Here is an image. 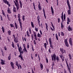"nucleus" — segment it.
<instances>
[{
  "instance_id": "1",
  "label": "nucleus",
  "mask_w": 73,
  "mask_h": 73,
  "mask_svg": "<svg viewBox=\"0 0 73 73\" xmlns=\"http://www.w3.org/2000/svg\"><path fill=\"white\" fill-rule=\"evenodd\" d=\"M64 15V13L62 12V16H61V18L62 20V22H64V21H65V19H66V16L65 15V14H64V19H63V16Z\"/></svg>"
},
{
  "instance_id": "2",
  "label": "nucleus",
  "mask_w": 73,
  "mask_h": 73,
  "mask_svg": "<svg viewBox=\"0 0 73 73\" xmlns=\"http://www.w3.org/2000/svg\"><path fill=\"white\" fill-rule=\"evenodd\" d=\"M51 57L52 58V61H55V62H56V55L54 53L53 54V55H51Z\"/></svg>"
},
{
  "instance_id": "3",
  "label": "nucleus",
  "mask_w": 73,
  "mask_h": 73,
  "mask_svg": "<svg viewBox=\"0 0 73 73\" xmlns=\"http://www.w3.org/2000/svg\"><path fill=\"white\" fill-rule=\"evenodd\" d=\"M33 33L34 35V36L35 37V38L36 41H37L38 39V38L37 36V33L35 32V31H33Z\"/></svg>"
},
{
  "instance_id": "4",
  "label": "nucleus",
  "mask_w": 73,
  "mask_h": 73,
  "mask_svg": "<svg viewBox=\"0 0 73 73\" xmlns=\"http://www.w3.org/2000/svg\"><path fill=\"white\" fill-rule=\"evenodd\" d=\"M60 50L62 54H63L64 53L66 54V51H65V50H64V48H60Z\"/></svg>"
},
{
  "instance_id": "5",
  "label": "nucleus",
  "mask_w": 73,
  "mask_h": 73,
  "mask_svg": "<svg viewBox=\"0 0 73 73\" xmlns=\"http://www.w3.org/2000/svg\"><path fill=\"white\" fill-rule=\"evenodd\" d=\"M48 40L49 41L50 44V48H53V45H52V39H51V38H49V39H48Z\"/></svg>"
},
{
  "instance_id": "6",
  "label": "nucleus",
  "mask_w": 73,
  "mask_h": 73,
  "mask_svg": "<svg viewBox=\"0 0 73 73\" xmlns=\"http://www.w3.org/2000/svg\"><path fill=\"white\" fill-rule=\"evenodd\" d=\"M64 42L66 46L69 47V44L68 42V40L67 39H65Z\"/></svg>"
},
{
  "instance_id": "7",
  "label": "nucleus",
  "mask_w": 73,
  "mask_h": 73,
  "mask_svg": "<svg viewBox=\"0 0 73 73\" xmlns=\"http://www.w3.org/2000/svg\"><path fill=\"white\" fill-rule=\"evenodd\" d=\"M15 64L18 67V68L19 69H21V65H20V64H18V62H17V61H16V62Z\"/></svg>"
},
{
  "instance_id": "8",
  "label": "nucleus",
  "mask_w": 73,
  "mask_h": 73,
  "mask_svg": "<svg viewBox=\"0 0 73 73\" xmlns=\"http://www.w3.org/2000/svg\"><path fill=\"white\" fill-rule=\"evenodd\" d=\"M67 5L68 7V9L69 10H70V9H71V7H70V3H69V0H67Z\"/></svg>"
},
{
  "instance_id": "9",
  "label": "nucleus",
  "mask_w": 73,
  "mask_h": 73,
  "mask_svg": "<svg viewBox=\"0 0 73 73\" xmlns=\"http://www.w3.org/2000/svg\"><path fill=\"white\" fill-rule=\"evenodd\" d=\"M23 50L24 53L25 52V53H27V50L26 49V47H25V46H24V45H23Z\"/></svg>"
},
{
  "instance_id": "10",
  "label": "nucleus",
  "mask_w": 73,
  "mask_h": 73,
  "mask_svg": "<svg viewBox=\"0 0 73 73\" xmlns=\"http://www.w3.org/2000/svg\"><path fill=\"white\" fill-rule=\"evenodd\" d=\"M14 40L15 42L16 43H17V42H19L18 38L17 37H16V38H14Z\"/></svg>"
},
{
  "instance_id": "11",
  "label": "nucleus",
  "mask_w": 73,
  "mask_h": 73,
  "mask_svg": "<svg viewBox=\"0 0 73 73\" xmlns=\"http://www.w3.org/2000/svg\"><path fill=\"white\" fill-rule=\"evenodd\" d=\"M10 65L12 67V69H14V63H13L12 62H11Z\"/></svg>"
},
{
  "instance_id": "12",
  "label": "nucleus",
  "mask_w": 73,
  "mask_h": 73,
  "mask_svg": "<svg viewBox=\"0 0 73 73\" xmlns=\"http://www.w3.org/2000/svg\"><path fill=\"white\" fill-rule=\"evenodd\" d=\"M72 38H70L69 40V42L70 43V44L71 46H72Z\"/></svg>"
},
{
  "instance_id": "13",
  "label": "nucleus",
  "mask_w": 73,
  "mask_h": 73,
  "mask_svg": "<svg viewBox=\"0 0 73 73\" xmlns=\"http://www.w3.org/2000/svg\"><path fill=\"white\" fill-rule=\"evenodd\" d=\"M7 18L9 20V21H11V18L10 17L11 16H10V15H8V14H7Z\"/></svg>"
},
{
  "instance_id": "14",
  "label": "nucleus",
  "mask_w": 73,
  "mask_h": 73,
  "mask_svg": "<svg viewBox=\"0 0 73 73\" xmlns=\"http://www.w3.org/2000/svg\"><path fill=\"white\" fill-rule=\"evenodd\" d=\"M1 64L2 65H4V64H5V61L4 60H3L1 59Z\"/></svg>"
},
{
  "instance_id": "15",
  "label": "nucleus",
  "mask_w": 73,
  "mask_h": 73,
  "mask_svg": "<svg viewBox=\"0 0 73 73\" xmlns=\"http://www.w3.org/2000/svg\"><path fill=\"white\" fill-rule=\"evenodd\" d=\"M60 57L62 59V61H64V56L60 55Z\"/></svg>"
},
{
  "instance_id": "16",
  "label": "nucleus",
  "mask_w": 73,
  "mask_h": 73,
  "mask_svg": "<svg viewBox=\"0 0 73 73\" xmlns=\"http://www.w3.org/2000/svg\"><path fill=\"white\" fill-rule=\"evenodd\" d=\"M38 8H39V10L40 11V10H41V5H40V3L39 2H38Z\"/></svg>"
},
{
  "instance_id": "17",
  "label": "nucleus",
  "mask_w": 73,
  "mask_h": 73,
  "mask_svg": "<svg viewBox=\"0 0 73 73\" xmlns=\"http://www.w3.org/2000/svg\"><path fill=\"white\" fill-rule=\"evenodd\" d=\"M19 4H20V6L21 7V8L23 7V5H22V2H21V1L19 0Z\"/></svg>"
},
{
  "instance_id": "18",
  "label": "nucleus",
  "mask_w": 73,
  "mask_h": 73,
  "mask_svg": "<svg viewBox=\"0 0 73 73\" xmlns=\"http://www.w3.org/2000/svg\"><path fill=\"white\" fill-rule=\"evenodd\" d=\"M68 31H72V27H70V26H68Z\"/></svg>"
},
{
  "instance_id": "19",
  "label": "nucleus",
  "mask_w": 73,
  "mask_h": 73,
  "mask_svg": "<svg viewBox=\"0 0 73 73\" xmlns=\"http://www.w3.org/2000/svg\"><path fill=\"white\" fill-rule=\"evenodd\" d=\"M45 25L46 28L47 30V31H48V24H47L46 23H45Z\"/></svg>"
},
{
  "instance_id": "20",
  "label": "nucleus",
  "mask_w": 73,
  "mask_h": 73,
  "mask_svg": "<svg viewBox=\"0 0 73 73\" xmlns=\"http://www.w3.org/2000/svg\"><path fill=\"white\" fill-rule=\"evenodd\" d=\"M15 0V1H13L14 3V4H15V5H16L17 4H18L19 3H18V1L17 0Z\"/></svg>"
},
{
  "instance_id": "21",
  "label": "nucleus",
  "mask_w": 73,
  "mask_h": 73,
  "mask_svg": "<svg viewBox=\"0 0 73 73\" xmlns=\"http://www.w3.org/2000/svg\"><path fill=\"white\" fill-rule=\"evenodd\" d=\"M15 5L16 6L17 9V11H18V10H19V3H18L17 5Z\"/></svg>"
},
{
  "instance_id": "22",
  "label": "nucleus",
  "mask_w": 73,
  "mask_h": 73,
  "mask_svg": "<svg viewBox=\"0 0 73 73\" xmlns=\"http://www.w3.org/2000/svg\"><path fill=\"white\" fill-rule=\"evenodd\" d=\"M4 3H5V4H8V2L7 1V0H3Z\"/></svg>"
},
{
  "instance_id": "23",
  "label": "nucleus",
  "mask_w": 73,
  "mask_h": 73,
  "mask_svg": "<svg viewBox=\"0 0 73 73\" xmlns=\"http://www.w3.org/2000/svg\"><path fill=\"white\" fill-rule=\"evenodd\" d=\"M40 69L41 70H42L43 69V65H42V64H41V63L40 64Z\"/></svg>"
},
{
  "instance_id": "24",
  "label": "nucleus",
  "mask_w": 73,
  "mask_h": 73,
  "mask_svg": "<svg viewBox=\"0 0 73 73\" xmlns=\"http://www.w3.org/2000/svg\"><path fill=\"white\" fill-rule=\"evenodd\" d=\"M13 11L15 12H16L17 10H16V8L13 5Z\"/></svg>"
},
{
  "instance_id": "25",
  "label": "nucleus",
  "mask_w": 73,
  "mask_h": 73,
  "mask_svg": "<svg viewBox=\"0 0 73 73\" xmlns=\"http://www.w3.org/2000/svg\"><path fill=\"white\" fill-rule=\"evenodd\" d=\"M18 50L20 52V53H21V50H22V48H21V47L20 46L19 48H18Z\"/></svg>"
},
{
  "instance_id": "26",
  "label": "nucleus",
  "mask_w": 73,
  "mask_h": 73,
  "mask_svg": "<svg viewBox=\"0 0 73 73\" xmlns=\"http://www.w3.org/2000/svg\"><path fill=\"white\" fill-rule=\"evenodd\" d=\"M68 14L69 15H71V10H68Z\"/></svg>"
},
{
  "instance_id": "27",
  "label": "nucleus",
  "mask_w": 73,
  "mask_h": 73,
  "mask_svg": "<svg viewBox=\"0 0 73 73\" xmlns=\"http://www.w3.org/2000/svg\"><path fill=\"white\" fill-rule=\"evenodd\" d=\"M56 61H57V62H59V61H60V58H59L58 56H56Z\"/></svg>"
},
{
  "instance_id": "28",
  "label": "nucleus",
  "mask_w": 73,
  "mask_h": 73,
  "mask_svg": "<svg viewBox=\"0 0 73 73\" xmlns=\"http://www.w3.org/2000/svg\"><path fill=\"white\" fill-rule=\"evenodd\" d=\"M31 25L33 28H35V25H34L33 23L32 22H31Z\"/></svg>"
},
{
  "instance_id": "29",
  "label": "nucleus",
  "mask_w": 73,
  "mask_h": 73,
  "mask_svg": "<svg viewBox=\"0 0 73 73\" xmlns=\"http://www.w3.org/2000/svg\"><path fill=\"white\" fill-rule=\"evenodd\" d=\"M2 29L3 33H4V31H5V29L4 28V27L3 26L2 27Z\"/></svg>"
},
{
  "instance_id": "30",
  "label": "nucleus",
  "mask_w": 73,
  "mask_h": 73,
  "mask_svg": "<svg viewBox=\"0 0 73 73\" xmlns=\"http://www.w3.org/2000/svg\"><path fill=\"white\" fill-rule=\"evenodd\" d=\"M7 12L9 13H11V10H10V9H9V8H8Z\"/></svg>"
},
{
  "instance_id": "31",
  "label": "nucleus",
  "mask_w": 73,
  "mask_h": 73,
  "mask_svg": "<svg viewBox=\"0 0 73 73\" xmlns=\"http://www.w3.org/2000/svg\"><path fill=\"white\" fill-rule=\"evenodd\" d=\"M11 31H10V30L8 31V33L9 36H10V35H11Z\"/></svg>"
},
{
  "instance_id": "32",
  "label": "nucleus",
  "mask_w": 73,
  "mask_h": 73,
  "mask_svg": "<svg viewBox=\"0 0 73 73\" xmlns=\"http://www.w3.org/2000/svg\"><path fill=\"white\" fill-rule=\"evenodd\" d=\"M37 37H39V38H40V37H41V34H40L39 33H38L37 35Z\"/></svg>"
},
{
  "instance_id": "33",
  "label": "nucleus",
  "mask_w": 73,
  "mask_h": 73,
  "mask_svg": "<svg viewBox=\"0 0 73 73\" xmlns=\"http://www.w3.org/2000/svg\"><path fill=\"white\" fill-rule=\"evenodd\" d=\"M55 37L56 38L57 40H58V36L57 35V33L56 34Z\"/></svg>"
},
{
  "instance_id": "34",
  "label": "nucleus",
  "mask_w": 73,
  "mask_h": 73,
  "mask_svg": "<svg viewBox=\"0 0 73 73\" xmlns=\"http://www.w3.org/2000/svg\"><path fill=\"white\" fill-rule=\"evenodd\" d=\"M68 56H69L70 59V60H72V57L71 54H69Z\"/></svg>"
},
{
  "instance_id": "35",
  "label": "nucleus",
  "mask_w": 73,
  "mask_h": 73,
  "mask_svg": "<svg viewBox=\"0 0 73 73\" xmlns=\"http://www.w3.org/2000/svg\"><path fill=\"white\" fill-rule=\"evenodd\" d=\"M20 28H21V31H22V29H23L22 28V23H20Z\"/></svg>"
},
{
  "instance_id": "36",
  "label": "nucleus",
  "mask_w": 73,
  "mask_h": 73,
  "mask_svg": "<svg viewBox=\"0 0 73 73\" xmlns=\"http://www.w3.org/2000/svg\"><path fill=\"white\" fill-rule=\"evenodd\" d=\"M60 35H61L62 36H64V33L62 32H61V33Z\"/></svg>"
},
{
  "instance_id": "37",
  "label": "nucleus",
  "mask_w": 73,
  "mask_h": 73,
  "mask_svg": "<svg viewBox=\"0 0 73 73\" xmlns=\"http://www.w3.org/2000/svg\"><path fill=\"white\" fill-rule=\"evenodd\" d=\"M20 18H18V20L19 21V24L20 23H22L21 22V20L20 19Z\"/></svg>"
},
{
  "instance_id": "38",
  "label": "nucleus",
  "mask_w": 73,
  "mask_h": 73,
  "mask_svg": "<svg viewBox=\"0 0 73 73\" xmlns=\"http://www.w3.org/2000/svg\"><path fill=\"white\" fill-rule=\"evenodd\" d=\"M12 46L13 47V48H15V45L13 42H12Z\"/></svg>"
},
{
  "instance_id": "39",
  "label": "nucleus",
  "mask_w": 73,
  "mask_h": 73,
  "mask_svg": "<svg viewBox=\"0 0 73 73\" xmlns=\"http://www.w3.org/2000/svg\"><path fill=\"white\" fill-rule=\"evenodd\" d=\"M27 35L28 37H29L30 36V35H29V34L28 32V31H27Z\"/></svg>"
},
{
  "instance_id": "40",
  "label": "nucleus",
  "mask_w": 73,
  "mask_h": 73,
  "mask_svg": "<svg viewBox=\"0 0 73 73\" xmlns=\"http://www.w3.org/2000/svg\"><path fill=\"white\" fill-rule=\"evenodd\" d=\"M10 25L11 27V28H12V27H14V24H10Z\"/></svg>"
},
{
  "instance_id": "41",
  "label": "nucleus",
  "mask_w": 73,
  "mask_h": 73,
  "mask_svg": "<svg viewBox=\"0 0 73 73\" xmlns=\"http://www.w3.org/2000/svg\"><path fill=\"white\" fill-rule=\"evenodd\" d=\"M22 19H23V21H24L25 20V16L23 15V16Z\"/></svg>"
},
{
  "instance_id": "42",
  "label": "nucleus",
  "mask_w": 73,
  "mask_h": 73,
  "mask_svg": "<svg viewBox=\"0 0 73 73\" xmlns=\"http://www.w3.org/2000/svg\"><path fill=\"white\" fill-rule=\"evenodd\" d=\"M44 47L45 48V49H46V45H47L46 44V43H44Z\"/></svg>"
},
{
  "instance_id": "43",
  "label": "nucleus",
  "mask_w": 73,
  "mask_h": 73,
  "mask_svg": "<svg viewBox=\"0 0 73 73\" xmlns=\"http://www.w3.org/2000/svg\"><path fill=\"white\" fill-rule=\"evenodd\" d=\"M11 56L9 55V57H8V60H11Z\"/></svg>"
},
{
  "instance_id": "44",
  "label": "nucleus",
  "mask_w": 73,
  "mask_h": 73,
  "mask_svg": "<svg viewBox=\"0 0 73 73\" xmlns=\"http://www.w3.org/2000/svg\"><path fill=\"white\" fill-rule=\"evenodd\" d=\"M67 21H68L69 22H70V20L69 19V18L68 17L67 18Z\"/></svg>"
},
{
  "instance_id": "45",
  "label": "nucleus",
  "mask_w": 73,
  "mask_h": 73,
  "mask_svg": "<svg viewBox=\"0 0 73 73\" xmlns=\"http://www.w3.org/2000/svg\"><path fill=\"white\" fill-rule=\"evenodd\" d=\"M67 66L68 67V69L69 70H70V69H69V65H68V64H67Z\"/></svg>"
},
{
  "instance_id": "46",
  "label": "nucleus",
  "mask_w": 73,
  "mask_h": 73,
  "mask_svg": "<svg viewBox=\"0 0 73 73\" xmlns=\"http://www.w3.org/2000/svg\"><path fill=\"white\" fill-rule=\"evenodd\" d=\"M18 18H21L20 17V14H18Z\"/></svg>"
},
{
  "instance_id": "47",
  "label": "nucleus",
  "mask_w": 73,
  "mask_h": 73,
  "mask_svg": "<svg viewBox=\"0 0 73 73\" xmlns=\"http://www.w3.org/2000/svg\"><path fill=\"white\" fill-rule=\"evenodd\" d=\"M17 46L18 47V48L20 47V46H19L20 45V44H19V43H17Z\"/></svg>"
},
{
  "instance_id": "48",
  "label": "nucleus",
  "mask_w": 73,
  "mask_h": 73,
  "mask_svg": "<svg viewBox=\"0 0 73 73\" xmlns=\"http://www.w3.org/2000/svg\"><path fill=\"white\" fill-rule=\"evenodd\" d=\"M46 62L47 63H48V60L47 58H46Z\"/></svg>"
},
{
  "instance_id": "49",
  "label": "nucleus",
  "mask_w": 73,
  "mask_h": 73,
  "mask_svg": "<svg viewBox=\"0 0 73 73\" xmlns=\"http://www.w3.org/2000/svg\"><path fill=\"white\" fill-rule=\"evenodd\" d=\"M61 24L62 29L63 28V27H64V26L63 25L62 23H61Z\"/></svg>"
},
{
  "instance_id": "50",
  "label": "nucleus",
  "mask_w": 73,
  "mask_h": 73,
  "mask_svg": "<svg viewBox=\"0 0 73 73\" xmlns=\"http://www.w3.org/2000/svg\"><path fill=\"white\" fill-rule=\"evenodd\" d=\"M35 30L36 32H37L38 31V28H36V27H35Z\"/></svg>"
},
{
  "instance_id": "51",
  "label": "nucleus",
  "mask_w": 73,
  "mask_h": 73,
  "mask_svg": "<svg viewBox=\"0 0 73 73\" xmlns=\"http://www.w3.org/2000/svg\"><path fill=\"white\" fill-rule=\"evenodd\" d=\"M5 50H7V47H4Z\"/></svg>"
},
{
  "instance_id": "52",
  "label": "nucleus",
  "mask_w": 73,
  "mask_h": 73,
  "mask_svg": "<svg viewBox=\"0 0 73 73\" xmlns=\"http://www.w3.org/2000/svg\"><path fill=\"white\" fill-rule=\"evenodd\" d=\"M58 23H59L60 21V18H58Z\"/></svg>"
},
{
  "instance_id": "53",
  "label": "nucleus",
  "mask_w": 73,
  "mask_h": 73,
  "mask_svg": "<svg viewBox=\"0 0 73 73\" xmlns=\"http://www.w3.org/2000/svg\"><path fill=\"white\" fill-rule=\"evenodd\" d=\"M50 29L51 31H53V30L54 29H53V28H52V27H50Z\"/></svg>"
},
{
  "instance_id": "54",
  "label": "nucleus",
  "mask_w": 73,
  "mask_h": 73,
  "mask_svg": "<svg viewBox=\"0 0 73 73\" xmlns=\"http://www.w3.org/2000/svg\"><path fill=\"white\" fill-rule=\"evenodd\" d=\"M32 50L33 51H34L35 50V49H34V48H33V47L32 46Z\"/></svg>"
},
{
  "instance_id": "55",
  "label": "nucleus",
  "mask_w": 73,
  "mask_h": 73,
  "mask_svg": "<svg viewBox=\"0 0 73 73\" xmlns=\"http://www.w3.org/2000/svg\"><path fill=\"white\" fill-rule=\"evenodd\" d=\"M20 53V55H19V57L20 58L21 57H22V56H21L22 55H21V53Z\"/></svg>"
},
{
  "instance_id": "56",
  "label": "nucleus",
  "mask_w": 73,
  "mask_h": 73,
  "mask_svg": "<svg viewBox=\"0 0 73 73\" xmlns=\"http://www.w3.org/2000/svg\"><path fill=\"white\" fill-rule=\"evenodd\" d=\"M52 13V14L53 15V14L54 13V11L53 10H51Z\"/></svg>"
},
{
  "instance_id": "57",
  "label": "nucleus",
  "mask_w": 73,
  "mask_h": 73,
  "mask_svg": "<svg viewBox=\"0 0 73 73\" xmlns=\"http://www.w3.org/2000/svg\"><path fill=\"white\" fill-rule=\"evenodd\" d=\"M2 13L3 15H4V16H5V13H4V12H3Z\"/></svg>"
},
{
  "instance_id": "58",
  "label": "nucleus",
  "mask_w": 73,
  "mask_h": 73,
  "mask_svg": "<svg viewBox=\"0 0 73 73\" xmlns=\"http://www.w3.org/2000/svg\"><path fill=\"white\" fill-rule=\"evenodd\" d=\"M40 34L41 35H42V31H41L40 30Z\"/></svg>"
},
{
  "instance_id": "59",
  "label": "nucleus",
  "mask_w": 73,
  "mask_h": 73,
  "mask_svg": "<svg viewBox=\"0 0 73 73\" xmlns=\"http://www.w3.org/2000/svg\"><path fill=\"white\" fill-rule=\"evenodd\" d=\"M21 53H22V54H23V53H24V52H23V50H21Z\"/></svg>"
},
{
  "instance_id": "60",
  "label": "nucleus",
  "mask_w": 73,
  "mask_h": 73,
  "mask_svg": "<svg viewBox=\"0 0 73 73\" xmlns=\"http://www.w3.org/2000/svg\"><path fill=\"white\" fill-rule=\"evenodd\" d=\"M27 48L28 49H29V44H27Z\"/></svg>"
},
{
  "instance_id": "61",
  "label": "nucleus",
  "mask_w": 73,
  "mask_h": 73,
  "mask_svg": "<svg viewBox=\"0 0 73 73\" xmlns=\"http://www.w3.org/2000/svg\"><path fill=\"white\" fill-rule=\"evenodd\" d=\"M43 12L44 13H45V9H43Z\"/></svg>"
},
{
  "instance_id": "62",
  "label": "nucleus",
  "mask_w": 73,
  "mask_h": 73,
  "mask_svg": "<svg viewBox=\"0 0 73 73\" xmlns=\"http://www.w3.org/2000/svg\"><path fill=\"white\" fill-rule=\"evenodd\" d=\"M48 52H49V53H51V51L50 50V49L48 50Z\"/></svg>"
},
{
  "instance_id": "63",
  "label": "nucleus",
  "mask_w": 73,
  "mask_h": 73,
  "mask_svg": "<svg viewBox=\"0 0 73 73\" xmlns=\"http://www.w3.org/2000/svg\"><path fill=\"white\" fill-rule=\"evenodd\" d=\"M38 23L39 26L41 27V25L40 24V22H38Z\"/></svg>"
},
{
  "instance_id": "64",
  "label": "nucleus",
  "mask_w": 73,
  "mask_h": 73,
  "mask_svg": "<svg viewBox=\"0 0 73 73\" xmlns=\"http://www.w3.org/2000/svg\"><path fill=\"white\" fill-rule=\"evenodd\" d=\"M58 36H59V37H60V32H58Z\"/></svg>"
}]
</instances>
